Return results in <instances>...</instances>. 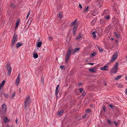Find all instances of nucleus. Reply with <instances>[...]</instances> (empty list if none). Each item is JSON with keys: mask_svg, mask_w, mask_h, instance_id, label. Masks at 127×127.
Instances as JSON below:
<instances>
[{"mask_svg": "<svg viewBox=\"0 0 127 127\" xmlns=\"http://www.w3.org/2000/svg\"><path fill=\"white\" fill-rule=\"evenodd\" d=\"M71 47H69L66 53L65 59V62L66 63L68 61L71 55V54H73L76 53L74 49L71 50Z\"/></svg>", "mask_w": 127, "mask_h": 127, "instance_id": "obj_1", "label": "nucleus"}, {"mask_svg": "<svg viewBox=\"0 0 127 127\" xmlns=\"http://www.w3.org/2000/svg\"><path fill=\"white\" fill-rule=\"evenodd\" d=\"M31 99L29 95H28L25 98L24 102V106L25 108L27 109V108H28L29 106V105L31 103Z\"/></svg>", "mask_w": 127, "mask_h": 127, "instance_id": "obj_2", "label": "nucleus"}, {"mask_svg": "<svg viewBox=\"0 0 127 127\" xmlns=\"http://www.w3.org/2000/svg\"><path fill=\"white\" fill-rule=\"evenodd\" d=\"M118 63L117 62L114 65L113 68L110 70V73L111 74H114L116 73L118 69Z\"/></svg>", "mask_w": 127, "mask_h": 127, "instance_id": "obj_3", "label": "nucleus"}, {"mask_svg": "<svg viewBox=\"0 0 127 127\" xmlns=\"http://www.w3.org/2000/svg\"><path fill=\"white\" fill-rule=\"evenodd\" d=\"M17 35L15 33L13 34L12 39V43L11 46V47H13L14 45L17 40Z\"/></svg>", "mask_w": 127, "mask_h": 127, "instance_id": "obj_4", "label": "nucleus"}, {"mask_svg": "<svg viewBox=\"0 0 127 127\" xmlns=\"http://www.w3.org/2000/svg\"><path fill=\"white\" fill-rule=\"evenodd\" d=\"M6 67L7 68V70L8 71L7 75L9 76L12 70V68L10 64L9 63H7L6 65Z\"/></svg>", "mask_w": 127, "mask_h": 127, "instance_id": "obj_5", "label": "nucleus"}, {"mask_svg": "<svg viewBox=\"0 0 127 127\" xmlns=\"http://www.w3.org/2000/svg\"><path fill=\"white\" fill-rule=\"evenodd\" d=\"M118 56V53L117 52H115L113 55L110 61L111 63H112L115 61L117 59Z\"/></svg>", "mask_w": 127, "mask_h": 127, "instance_id": "obj_6", "label": "nucleus"}, {"mask_svg": "<svg viewBox=\"0 0 127 127\" xmlns=\"http://www.w3.org/2000/svg\"><path fill=\"white\" fill-rule=\"evenodd\" d=\"M20 73L19 74L16 80L15 84L17 86L18 85L20 82Z\"/></svg>", "mask_w": 127, "mask_h": 127, "instance_id": "obj_7", "label": "nucleus"}, {"mask_svg": "<svg viewBox=\"0 0 127 127\" xmlns=\"http://www.w3.org/2000/svg\"><path fill=\"white\" fill-rule=\"evenodd\" d=\"M109 66L107 65L101 67L100 68V69L102 70H109Z\"/></svg>", "mask_w": 127, "mask_h": 127, "instance_id": "obj_8", "label": "nucleus"}, {"mask_svg": "<svg viewBox=\"0 0 127 127\" xmlns=\"http://www.w3.org/2000/svg\"><path fill=\"white\" fill-rule=\"evenodd\" d=\"M77 26L75 25L74 26L72 32L73 33V35L74 36H75L76 35V31L77 30Z\"/></svg>", "mask_w": 127, "mask_h": 127, "instance_id": "obj_9", "label": "nucleus"}, {"mask_svg": "<svg viewBox=\"0 0 127 127\" xmlns=\"http://www.w3.org/2000/svg\"><path fill=\"white\" fill-rule=\"evenodd\" d=\"M97 70V68L95 67H94L93 68L90 69L89 71L91 72H95Z\"/></svg>", "mask_w": 127, "mask_h": 127, "instance_id": "obj_10", "label": "nucleus"}, {"mask_svg": "<svg viewBox=\"0 0 127 127\" xmlns=\"http://www.w3.org/2000/svg\"><path fill=\"white\" fill-rule=\"evenodd\" d=\"M97 5L98 6H101L102 4L103 1L102 0H96Z\"/></svg>", "mask_w": 127, "mask_h": 127, "instance_id": "obj_11", "label": "nucleus"}, {"mask_svg": "<svg viewBox=\"0 0 127 127\" xmlns=\"http://www.w3.org/2000/svg\"><path fill=\"white\" fill-rule=\"evenodd\" d=\"M60 85H57L56 87L55 92V95L56 96H57L59 91V90L58 89Z\"/></svg>", "mask_w": 127, "mask_h": 127, "instance_id": "obj_12", "label": "nucleus"}, {"mask_svg": "<svg viewBox=\"0 0 127 127\" xmlns=\"http://www.w3.org/2000/svg\"><path fill=\"white\" fill-rule=\"evenodd\" d=\"M23 43L19 42H17L16 44V48H19L20 46H22L23 44Z\"/></svg>", "mask_w": 127, "mask_h": 127, "instance_id": "obj_13", "label": "nucleus"}, {"mask_svg": "<svg viewBox=\"0 0 127 127\" xmlns=\"http://www.w3.org/2000/svg\"><path fill=\"white\" fill-rule=\"evenodd\" d=\"M6 108H2V111L1 114H2L3 115L5 114L6 111Z\"/></svg>", "mask_w": 127, "mask_h": 127, "instance_id": "obj_14", "label": "nucleus"}, {"mask_svg": "<svg viewBox=\"0 0 127 127\" xmlns=\"http://www.w3.org/2000/svg\"><path fill=\"white\" fill-rule=\"evenodd\" d=\"M4 123H6L9 121L8 119L6 116L3 118V119Z\"/></svg>", "mask_w": 127, "mask_h": 127, "instance_id": "obj_15", "label": "nucleus"}, {"mask_svg": "<svg viewBox=\"0 0 127 127\" xmlns=\"http://www.w3.org/2000/svg\"><path fill=\"white\" fill-rule=\"evenodd\" d=\"M89 8V6H87L86 8H85L84 10V12L85 13H86V12L87 13L89 11L88 9Z\"/></svg>", "mask_w": 127, "mask_h": 127, "instance_id": "obj_16", "label": "nucleus"}, {"mask_svg": "<svg viewBox=\"0 0 127 127\" xmlns=\"http://www.w3.org/2000/svg\"><path fill=\"white\" fill-rule=\"evenodd\" d=\"M58 15H59V17L61 19L63 18V16L62 12H59L58 14Z\"/></svg>", "mask_w": 127, "mask_h": 127, "instance_id": "obj_17", "label": "nucleus"}, {"mask_svg": "<svg viewBox=\"0 0 127 127\" xmlns=\"http://www.w3.org/2000/svg\"><path fill=\"white\" fill-rule=\"evenodd\" d=\"M5 80H3L0 84V86L2 87H3L5 83Z\"/></svg>", "mask_w": 127, "mask_h": 127, "instance_id": "obj_18", "label": "nucleus"}, {"mask_svg": "<svg viewBox=\"0 0 127 127\" xmlns=\"http://www.w3.org/2000/svg\"><path fill=\"white\" fill-rule=\"evenodd\" d=\"M122 76V75H120L118 76L117 77H116L115 79H114L115 80H116L119 79L120 78H121Z\"/></svg>", "mask_w": 127, "mask_h": 127, "instance_id": "obj_19", "label": "nucleus"}, {"mask_svg": "<svg viewBox=\"0 0 127 127\" xmlns=\"http://www.w3.org/2000/svg\"><path fill=\"white\" fill-rule=\"evenodd\" d=\"M42 42L41 41L39 42L37 44V46L39 47H40L42 44Z\"/></svg>", "mask_w": 127, "mask_h": 127, "instance_id": "obj_20", "label": "nucleus"}, {"mask_svg": "<svg viewBox=\"0 0 127 127\" xmlns=\"http://www.w3.org/2000/svg\"><path fill=\"white\" fill-rule=\"evenodd\" d=\"M77 19H75L74 21L73 22H72L71 23V24L72 25H74H74H75V24H76V22L77 21Z\"/></svg>", "mask_w": 127, "mask_h": 127, "instance_id": "obj_21", "label": "nucleus"}, {"mask_svg": "<svg viewBox=\"0 0 127 127\" xmlns=\"http://www.w3.org/2000/svg\"><path fill=\"white\" fill-rule=\"evenodd\" d=\"M38 55L36 54H34L33 55V57L34 58L36 59L38 58Z\"/></svg>", "mask_w": 127, "mask_h": 127, "instance_id": "obj_22", "label": "nucleus"}, {"mask_svg": "<svg viewBox=\"0 0 127 127\" xmlns=\"http://www.w3.org/2000/svg\"><path fill=\"white\" fill-rule=\"evenodd\" d=\"M96 22V20L95 19H93L91 22V23L93 25H93Z\"/></svg>", "mask_w": 127, "mask_h": 127, "instance_id": "obj_23", "label": "nucleus"}, {"mask_svg": "<svg viewBox=\"0 0 127 127\" xmlns=\"http://www.w3.org/2000/svg\"><path fill=\"white\" fill-rule=\"evenodd\" d=\"M19 24V21L18 20L17 21L16 23V25L15 27V29H16V28L18 27Z\"/></svg>", "mask_w": 127, "mask_h": 127, "instance_id": "obj_24", "label": "nucleus"}, {"mask_svg": "<svg viewBox=\"0 0 127 127\" xmlns=\"http://www.w3.org/2000/svg\"><path fill=\"white\" fill-rule=\"evenodd\" d=\"M82 37V36L80 34H79L78 36L76 37V40H78L80 39Z\"/></svg>", "mask_w": 127, "mask_h": 127, "instance_id": "obj_25", "label": "nucleus"}, {"mask_svg": "<svg viewBox=\"0 0 127 127\" xmlns=\"http://www.w3.org/2000/svg\"><path fill=\"white\" fill-rule=\"evenodd\" d=\"M114 34L117 37V38H119L120 35L117 32H114Z\"/></svg>", "mask_w": 127, "mask_h": 127, "instance_id": "obj_26", "label": "nucleus"}, {"mask_svg": "<svg viewBox=\"0 0 127 127\" xmlns=\"http://www.w3.org/2000/svg\"><path fill=\"white\" fill-rule=\"evenodd\" d=\"M60 68L62 70H64L65 69V66L64 65H61L60 66Z\"/></svg>", "mask_w": 127, "mask_h": 127, "instance_id": "obj_27", "label": "nucleus"}, {"mask_svg": "<svg viewBox=\"0 0 127 127\" xmlns=\"http://www.w3.org/2000/svg\"><path fill=\"white\" fill-rule=\"evenodd\" d=\"M108 10H107L105 9L104 10L103 12V14L102 15H104V14H106L107 12L108 11Z\"/></svg>", "mask_w": 127, "mask_h": 127, "instance_id": "obj_28", "label": "nucleus"}, {"mask_svg": "<svg viewBox=\"0 0 127 127\" xmlns=\"http://www.w3.org/2000/svg\"><path fill=\"white\" fill-rule=\"evenodd\" d=\"M97 47L98 48V49L100 52H101L103 50L102 48H101V47Z\"/></svg>", "mask_w": 127, "mask_h": 127, "instance_id": "obj_29", "label": "nucleus"}, {"mask_svg": "<svg viewBox=\"0 0 127 127\" xmlns=\"http://www.w3.org/2000/svg\"><path fill=\"white\" fill-rule=\"evenodd\" d=\"M80 48H75V49H74L75 51L76 52L77 51H79L80 50Z\"/></svg>", "mask_w": 127, "mask_h": 127, "instance_id": "obj_30", "label": "nucleus"}, {"mask_svg": "<svg viewBox=\"0 0 127 127\" xmlns=\"http://www.w3.org/2000/svg\"><path fill=\"white\" fill-rule=\"evenodd\" d=\"M86 94V93L85 91H84L83 92V93L81 96V97L85 95Z\"/></svg>", "mask_w": 127, "mask_h": 127, "instance_id": "obj_31", "label": "nucleus"}, {"mask_svg": "<svg viewBox=\"0 0 127 127\" xmlns=\"http://www.w3.org/2000/svg\"><path fill=\"white\" fill-rule=\"evenodd\" d=\"M64 112V111H63V110H60L59 112V113H58V115H61V114H62Z\"/></svg>", "mask_w": 127, "mask_h": 127, "instance_id": "obj_32", "label": "nucleus"}, {"mask_svg": "<svg viewBox=\"0 0 127 127\" xmlns=\"http://www.w3.org/2000/svg\"><path fill=\"white\" fill-rule=\"evenodd\" d=\"M107 121L108 123H109V125H112V123L111 122V121L109 119H108L107 120Z\"/></svg>", "mask_w": 127, "mask_h": 127, "instance_id": "obj_33", "label": "nucleus"}, {"mask_svg": "<svg viewBox=\"0 0 127 127\" xmlns=\"http://www.w3.org/2000/svg\"><path fill=\"white\" fill-rule=\"evenodd\" d=\"M2 108H6V105L4 104H3L2 105Z\"/></svg>", "mask_w": 127, "mask_h": 127, "instance_id": "obj_34", "label": "nucleus"}, {"mask_svg": "<svg viewBox=\"0 0 127 127\" xmlns=\"http://www.w3.org/2000/svg\"><path fill=\"white\" fill-rule=\"evenodd\" d=\"M4 95L5 97L6 98H8V94H4Z\"/></svg>", "mask_w": 127, "mask_h": 127, "instance_id": "obj_35", "label": "nucleus"}, {"mask_svg": "<svg viewBox=\"0 0 127 127\" xmlns=\"http://www.w3.org/2000/svg\"><path fill=\"white\" fill-rule=\"evenodd\" d=\"M30 13V11H29L28 12L26 16V18L27 19L29 16Z\"/></svg>", "mask_w": 127, "mask_h": 127, "instance_id": "obj_36", "label": "nucleus"}, {"mask_svg": "<svg viewBox=\"0 0 127 127\" xmlns=\"http://www.w3.org/2000/svg\"><path fill=\"white\" fill-rule=\"evenodd\" d=\"M79 91L81 93L83 91V88H81L79 89Z\"/></svg>", "mask_w": 127, "mask_h": 127, "instance_id": "obj_37", "label": "nucleus"}, {"mask_svg": "<svg viewBox=\"0 0 127 127\" xmlns=\"http://www.w3.org/2000/svg\"><path fill=\"white\" fill-rule=\"evenodd\" d=\"M109 106L112 109H114V107L113 105H111V104H110L109 105Z\"/></svg>", "mask_w": 127, "mask_h": 127, "instance_id": "obj_38", "label": "nucleus"}, {"mask_svg": "<svg viewBox=\"0 0 127 127\" xmlns=\"http://www.w3.org/2000/svg\"><path fill=\"white\" fill-rule=\"evenodd\" d=\"M41 83H43L44 81V78L42 76L41 78Z\"/></svg>", "mask_w": 127, "mask_h": 127, "instance_id": "obj_39", "label": "nucleus"}, {"mask_svg": "<svg viewBox=\"0 0 127 127\" xmlns=\"http://www.w3.org/2000/svg\"><path fill=\"white\" fill-rule=\"evenodd\" d=\"M90 112V110L88 109L86 111V112L87 113H89Z\"/></svg>", "mask_w": 127, "mask_h": 127, "instance_id": "obj_40", "label": "nucleus"}, {"mask_svg": "<svg viewBox=\"0 0 127 127\" xmlns=\"http://www.w3.org/2000/svg\"><path fill=\"white\" fill-rule=\"evenodd\" d=\"M102 108H103V110L104 112H105V107L104 106H102Z\"/></svg>", "mask_w": 127, "mask_h": 127, "instance_id": "obj_41", "label": "nucleus"}, {"mask_svg": "<svg viewBox=\"0 0 127 127\" xmlns=\"http://www.w3.org/2000/svg\"><path fill=\"white\" fill-rule=\"evenodd\" d=\"M96 55V53L95 52H94L92 54V55L93 56H94Z\"/></svg>", "mask_w": 127, "mask_h": 127, "instance_id": "obj_42", "label": "nucleus"}, {"mask_svg": "<svg viewBox=\"0 0 127 127\" xmlns=\"http://www.w3.org/2000/svg\"><path fill=\"white\" fill-rule=\"evenodd\" d=\"M11 6L12 8H14L15 7V5L13 4H11Z\"/></svg>", "mask_w": 127, "mask_h": 127, "instance_id": "obj_43", "label": "nucleus"}, {"mask_svg": "<svg viewBox=\"0 0 127 127\" xmlns=\"http://www.w3.org/2000/svg\"><path fill=\"white\" fill-rule=\"evenodd\" d=\"M2 87L0 86V93L1 94H2V92L1 91V90L2 89Z\"/></svg>", "mask_w": 127, "mask_h": 127, "instance_id": "obj_44", "label": "nucleus"}, {"mask_svg": "<svg viewBox=\"0 0 127 127\" xmlns=\"http://www.w3.org/2000/svg\"><path fill=\"white\" fill-rule=\"evenodd\" d=\"M87 116V113H86L85 115L83 116V118H85L86 117V116Z\"/></svg>", "mask_w": 127, "mask_h": 127, "instance_id": "obj_45", "label": "nucleus"}, {"mask_svg": "<svg viewBox=\"0 0 127 127\" xmlns=\"http://www.w3.org/2000/svg\"><path fill=\"white\" fill-rule=\"evenodd\" d=\"M15 94V93H13L12 95V98L14 97Z\"/></svg>", "mask_w": 127, "mask_h": 127, "instance_id": "obj_46", "label": "nucleus"}, {"mask_svg": "<svg viewBox=\"0 0 127 127\" xmlns=\"http://www.w3.org/2000/svg\"><path fill=\"white\" fill-rule=\"evenodd\" d=\"M79 7L80 9H81L82 8V6L81 4H80L79 5Z\"/></svg>", "mask_w": 127, "mask_h": 127, "instance_id": "obj_47", "label": "nucleus"}, {"mask_svg": "<svg viewBox=\"0 0 127 127\" xmlns=\"http://www.w3.org/2000/svg\"><path fill=\"white\" fill-rule=\"evenodd\" d=\"M114 123L116 126H117L118 125V123L116 122V121H114Z\"/></svg>", "mask_w": 127, "mask_h": 127, "instance_id": "obj_48", "label": "nucleus"}, {"mask_svg": "<svg viewBox=\"0 0 127 127\" xmlns=\"http://www.w3.org/2000/svg\"><path fill=\"white\" fill-rule=\"evenodd\" d=\"M105 19H108L110 18V16L109 15H108V16L105 17Z\"/></svg>", "mask_w": 127, "mask_h": 127, "instance_id": "obj_49", "label": "nucleus"}, {"mask_svg": "<svg viewBox=\"0 0 127 127\" xmlns=\"http://www.w3.org/2000/svg\"><path fill=\"white\" fill-rule=\"evenodd\" d=\"M49 39L50 40H52L53 39V38L51 36H49Z\"/></svg>", "mask_w": 127, "mask_h": 127, "instance_id": "obj_50", "label": "nucleus"}, {"mask_svg": "<svg viewBox=\"0 0 127 127\" xmlns=\"http://www.w3.org/2000/svg\"><path fill=\"white\" fill-rule=\"evenodd\" d=\"M96 31H94V32H93L92 33V34H95L96 33Z\"/></svg>", "mask_w": 127, "mask_h": 127, "instance_id": "obj_51", "label": "nucleus"}, {"mask_svg": "<svg viewBox=\"0 0 127 127\" xmlns=\"http://www.w3.org/2000/svg\"><path fill=\"white\" fill-rule=\"evenodd\" d=\"M82 83H81V82L79 83V84L78 85V87H80L82 85Z\"/></svg>", "mask_w": 127, "mask_h": 127, "instance_id": "obj_52", "label": "nucleus"}, {"mask_svg": "<svg viewBox=\"0 0 127 127\" xmlns=\"http://www.w3.org/2000/svg\"><path fill=\"white\" fill-rule=\"evenodd\" d=\"M93 36L94 38H95L96 37V35L95 34H93Z\"/></svg>", "mask_w": 127, "mask_h": 127, "instance_id": "obj_53", "label": "nucleus"}, {"mask_svg": "<svg viewBox=\"0 0 127 127\" xmlns=\"http://www.w3.org/2000/svg\"><path fill=\"white\" fill-rule=\"evenodd\" d=\"M88 64H91L92 65H93L94 64V63H89Z\"/></svg>", "mask_w": 127, "mask_h": 127, "instance_id": "obj_54", "label": "nucleus"}, {"mask_svg": "<svg viewBox=\"0 0 127 127\" xmlns=\"http://www.w3.org/2000/svg\"><path fill=\"white\" fill-rule=\"evenodd\" d=\"M6 127H10L8 125H7L6 126Z\"/></svg>", "mask_w": 127, "mask_h": 127, "instance_id": "obj_55", "label": "nucleus"}, {"mask_svg": "<svg viewBox=\"0 0 127 127\" xmlns=\"http://www.w3.org/2000/svg\"><path fill=\"white\" fill-rule=\"evenodd\" d=\"M104 84L105 85H106L107 84L106 82H105L104 83Z\"/></svg>", "mask_w": 127, "mask_h": 127, "instance_id": "obj_56", "label": "nucleus"}, {"mask_svg": "<svg viewBox=\"0 0 127 127\" xmlns=\"http://www.w3.org/2000/svg\"><path fill=\"white\" fill-rule=\"evenodd\" d=\"M111 40H114V38H111Z\"/></svg>", "mask_w": 127, "mask_h": 127, "instance_id": "obj_57", "label": "nucleus"}, {"mask_svg": "<svg viewBox=\"0 0 127 127\" xmlns=\"http://www.w3.org/2000/svg\"><path fill=\"white\" fill-rule=\"evenodd\" d=\"M18 122V120H16V123L17 124Z\"/></svg>", "mask_w": 127, "mask_h": 127, "instance_id": "obj_58", "label": "nucleus"}, {"mask_svg": "<svg viewBox=\"0 0 127 127\" xmlns=\"http://www.w3.org/2000/svg\"><path fill=\"white\" fill-rule=\"evenodd\" d=\"M125 78L126 79V80H127V76H126Z\"/></svg>", "mask_w": 127, "mask_h": 127, "instance_id": "obj_59", "label": "nucleus"}, {"mask_svg": "<svg viewBox=\"0 0 127 127\" xmlns=\"http://www.w3.org/2000/svg\"><path fill=\"white\" fill-rule=\"evenodd\" d=\"M97 14V13H96L95 14V15H96V14Z\"/></svg>", "mask_w": 127, "mask_h": 127, "instance_id": "obj_60", "label": "nucleus"}, {"mask_svg": "<svg viewBox=\"0 0 127 127\" xmlns=\"http://www.w3.org/2000/svg\"><path fill=\"white\" fill-rule=\"evenodd\" d=\"M93 12H94V13H95V12L94 11Z\"/></svg>", "mask_w": 127, "mask_h": 127, "instance_id": "obj_61", "label": "nucleus"}]
</instances>
